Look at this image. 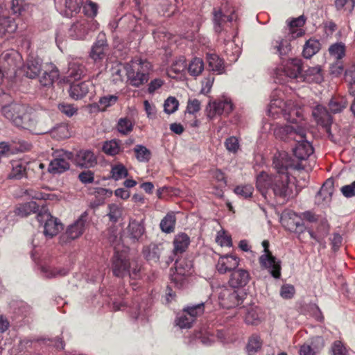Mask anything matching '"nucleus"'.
I'll return each mask as SVG.
<instances>
[{
  "label": "nucleus",
  "instance_id": "nucleus-14",
  "mask_svg": "<svg viewBox=\"0 0 355 355\" xmlns=\"http://www.w3.org/2000/svg\"><path fill=\"white\" fill-rule=\"evenodd\" d=\"M31 108L25 104L12 103L3 105L1 107V112L15 125L16 119H19L22 121L24 116L28 113Z\"/></svg>",
  "mask_w": 355,
  "mask_h": 355
},
{
  "label": "nucleus",
  "instance_id": "nucleus-12",
  "mask_svg": "<svg viewBox=\"0 0 355 355\" xmlns=\"http://www.w3.org/2000/svg\"><path fill=\"white\" fill-rule=\"evenodd\" d=\"M234 108V105L230 99L222 98L217 99L213 102H209L206 107L207 116L209 119H213L218 115H227Z\"/></svg>",
  "mask_w": 355,
  "mask_h": 355
},
{
  "label": "nucleus",
  "instance_id": "nucleus-25",
  "mask_svg": "<svg viewBox=\"0 0 355 355\" xmlns=\"http://www.w3.org/2000/svg\"><path fill=\"white\" fill-rule=\"evenodd\" d=\"M89 22L86 19H81L73 24L69 29V35L74 40H83L88 33Z\"/></svg>",
  "mask_w": 355,
  "mask_h": 355
},
{
  "label": "nucleus",
  "instance_id": "nucleus-55",
  "mask_svg": "<svg viewBox=\"0 0 355 355\" xmlns=\"http://www.w3.org/2000/svg\"><path fill=\"white\" fill-rule=\"evenodd\" d=\"M108 241L114 246V250H117L116 246L121 243V236L116 228L111 227L108 230Z\"/></svg>",
  "mask_w": 355,
  "mask_h": 355
},
{
  "label": "nucleus",
  "instance_id": "nucleus-31",
  "mask_svg": "<svg viewBox=\"0 0 355 355\" xmlns=\"http://www.w3.org/2000/svg\"><path fill=\"white\" fill-rule=\"evenodd\" d=\"M300 78L308 83H320L323 80L321 67L317 65L309 67L304 73H302Z\"/></svg>",
  "mask_w": 355,
  "mask_h": 355
},
{
  "label": "nucleus",
  "instance_id": "nucleus-47",
  "mask_svg": "<svg viewBox=\"0 0 355 355\" xmlns=\"http://www.w3.org/2000/svg\"><path fill=\"white\" fill-rule=\"evenodd\" d=\"M135 157L139 162H147L151 157V152L143 145H136L134 148Z\"/></svg>",
  "mask_w": 355,
  "mask_h": 355
},
{
  "label": "nucleus",
  "instance_id": "nucleus-19",
  "mask_svg": "<svg viewBox=\"0 0 355 355\" xmlns=\"http://www.w3.org/2000/svg\"><path fill=\"white\" fill-rule=\"evenodd\" d=\"M146 232V228L143 220L130 219L126 228V234L132 243L141 242L144 235Z\"/></svg>",
  "mask_w": 355,
  "mask_h": 355
},
{
  "label": "nucleus",
  "instance_id": "nucleus-1",
  "mask_svg": "<svg viewBox=\"0 0 355 355\" xmlns=\"http://www.w3.org/2000/svg\"><path fill=\"white\" fill-rule=\"evenodd\" d=\"M273 166L277 174L268 177L265 173H261L257 178V187L263 195L264 193L271 196L282 203H284L295 198L298 191L294 182L291 181L288 170L298 168V164H295L286 153H279L273 159Z\"/></svg>",
  "mask_w": 355,
  "mask_h": 355
},
{
  "label": "nucleus",
  "instance_id": "nucleus-20",
  "mask_svg": "<svg viewBox=\"0 0 355 355\" xmlns=\"http://www.w3.org/2000/svg\"><path fill=\"white\" fill-rule=\"evenodd\" d=\"M312 115L318 125L324 128L327 132H330L332 117L326 107L320 105H317L313 110Z\"/></svg>",
  "mask_w": 355,
  "mask_h": 355
},
{
  "label": "nucleus",
  "instance_id": "nucleus-3",
  "mask_svg": "<svg viewBox=\"0 0 355 355\" xmlns=\"http://www.w3.org/2000/svg\"><path fill=\"white\" fill-rule=\"evenodd\" d=\"M125 69L130 85L139 87L148 82L152 64L146 60L135 58L125 64Z\"/></svg>",
  "mask_w": 355,
  "mask_h": 355
},
{
  "label": "nucleus",
  "instance_id": "nucleus-33",
  "mask_svg": "<svg viewBox=\"0 0 355 355\" xmlns=\"http://www.w3.org/2000/svg\"><path fill=\"white\" fill-rule=\"evenodd\" d=\"M306 19L303 15L293 19L288 22V35L292 38L301 37L304 34V31L300 28L305 24Z\"/></svg>",
  "mask_w": 355,
  "mask_h": 355
},
{
  "label": "nucleus",
  "instance_id": "nucleus-17",
  "mask_svg": "<svg viewBox=\"0 0 355 355\" xmlns=\"http://www.w3.org/2000/svg\"><path fill=\"white\" fill-rule=\"evenodd\" d=\"M30 163L24 159L11 160L8 166L9 172L8 179L19 180L27 178V171Z\"/></svg>",
  "mask_w": 355,
  "mask_h": 355
},
{
  "label": "nucleus",
  "instance_id": "nucleus-53",
  "mask_svg": "<svg viewBox=\"0 0 355 355\" xmlns=\"http://www.w3.org/2000/svg\"><path fill=\"white\" fill-rule=\"evenodd\" d=\"M183 310L186 312V313L189 315V316L193 318V321H195L196 317L202 315L204 313L205 304L201 302L196 305L187 306Z\"/></svg>",
  "mask_w": 355,
  "mask_h": 355
},
{
  "label": "nucleus",
  "instance_id": "nucleus-59",
  "mask_svg": "<svg viewBox=\"0 0 355 355\" xmlns=\"http://www.w3.org/2000/svg\"><path fill=\"white\" fill-rule=\"evenodd\" d=\"M193 318L189 316L187 313L183 310V312L181 315H180L177 319L176 322L177 325H178L180 328H189L191 326V324L193 322Z\"/></svg>",
  "mask_w": 355,
  "mask_h": 355
},
{
  "label": "nucleus",
  "instance_id": "nucleus-4",
  "mask_svg": "<svg viewBox=\"0 0 355 355\" xmlns=\"http://www.w3.org/2000/svg\"><path fill=\"white\" fill-rule=\"evenodd\" d=\"M275 94H273L268 105V115L273 119H278L282 116L286 121L297 123V119L294 116L300 118L302 116L300 111L291 105V103H285L281 98H275Z\"/></svg>",
  "mask_w": 355,
  "mask_h": 355
},
{
  "label": "nucleus",
  "instance_id": "nucleus-60",
  "mask_svg": "<svg viewBox=\"0 0 355 355\" xmlns=\"http://www.w3.org/2000/svg\"><path fill=\"white\" fill-rule=\"evenodd\" d=\"M109 213L107 214L109 219L112 222H116L122 214L121 209L116 204L109 205Z\"/></svg>",
  "mask_w": 355,
  "mask_h": 355
},
{
  "label": "nucleus",
  "instance_id": "nucleus-49",
  "mask_svg": "<svg viewBox=\"0 0 355 355\" xmlns=\"http://www.w3.org/2000/svg\"><path fill=\"white\" fill-rule=\"evenodd\" d=\"M347 105V101L345 97L340 99L332 98L329 103V107L332 113L340 112Z\"/></svg>",
  "mask_w": 355,
  "mask_h": 355
},
{
  "label": "nucleus",
  "instance_id": "nucleus-52",
  "mask_svg": "<svg viewBox=\"0 0 355 355\" xmlns=\"http://www.w3.org/2000/svg\"><path fill=\"white\" fill-rule=\"evenodd\" d=\"M51 135L58 139H64L69 137L70 132L67 125L62 123L54 128L51 131Z\"/></svg>",
  "mask_w": 355,
  "mask_h": 355
},
{
  "label": "nucleus",
  "instance_id": "nucleus-21",
  "mask_svg": "<svg viewBox=\"0 0 355 355\" xmlns=\"http://www.w3.org/2000/svg\"><path fill=\"white\" fill-rule=\"evenodd\" d=\"M94 87L91 81H83L78 83H73L69 89V96L74 100L83 98Z\"/></svg>",
  "mask_w": 355,
  "mask_h": 355
},
{
  "label": "nucleus",
  "instance_id": "nucleus-61",
  "mask_svg": "<svg viewBox=\"0 0 355 355\" xmlns=\"http://www.w3.org/2000/svg\"><path fill=\"white\" fill-rule=\"evenodd\" d=\"M46 276L48 278H53L56 277H63L68 274V270L64 268H53L49 269L43 268Z\"/></svg>",
  "mask_w": 355,
  "mask_h": 355
},
{
  "label": "nucleus",
  "instance_id": "nucleus-27",
  "mask_svg": "<svg viewBox=\"0 0 355 355\" xmlns=\"http://www.w3.org/2000/svg\"><path fill=\"white\" fill-rule=\"evenodd\" d=\"M42 206L44 205H39L34 201L19 204L15 208V213L20 217H27L33 213L37 215L40 212Z\"/></svg>",
  "mask_w": 355,
  "mask_h": 355
},
{
  "label": "nucleus",
  "instance_id": "nucleus-22",
  "mask_svg": "<svg viewBox=\"0 0 355 355\" xmlns=\"http://www.w3.org/2000/svg\"><path fill=\"white\" fill-rule=\"evenodd\" d=\"M164 248L162 244H156L151 243L148 245H145L142 250V254L146 260L150 263H157L159 262Z\"/></svg>",
  "mask_w": 355,
  "mask_h": 355
},
{
  "label": "nucleus",
  "instance_id": "nucleus-42",
  "mask_svg": "<svg viewBox=\"0 0 355 355\" xmlns=\"http://www.w3.org/2000/svg\"><path fill=\"white\" fill-rule=\"evenodd\" d=\"M121 141L116 139H112L104 142L102 150L107 155L114 156L121 150Z\"/></svg>",
  "mask_w": 355,
  "mask_h": 355
},
{
  "label": "nucleus",
  "instance_id": "nucleus-10",
  "mask_svg": "<svg viewBox=\"0 0 355 355\" xmlns=\"http://www.w3.org/2000/svg\"><path fill=\"white\" fill-rule=\"evenodd\" d=\"M130 263L125 252L116 250L112 259V270L113 275L123 278L128 276Z\"/></svg>",
  "mask_w": 355,
  "mask_h": 355
},
{
  "label": "nucleus",
  "instance_id": "nucleus-54",
  "mask_svg": "<svg viewBox=\"0 0 355 355\" xmlns=\"http://www.w3.org/2000/svg\"><path fill=\"white\" fill-rule=\"evenodd\" d=\"M215 241L221 247H231L232 245L231 236L224 230L218 232Z\"/></svg>",
  "mask_w": 355,
  "mask_h": 355
},
{
  "label": "nucleus",
  "instance_id": "nucleus-39",
  "mask_svg": "<svg viewBox=\"0 0 355 355\" xmlns=\"http://www.w3.org/2000/svg\"><path fill=\"white\" fill-rule=\"evenodd\" d=\"M204 70V62L202 58L195 57L191 59L187 65V71L190 76L197 77Z\"/></svg>",
  "mask_w": 355,
  "mask_h": 355
},
{
  "label": "nucleus",
  "instance_id": "nucleus-40",
  "mask_svg": "<svg viewBox=\"0 0 355 355\" xmlns=\"http://www.w3.org/2000/svg\"><path fill=\"white\" fill-rule=\"evenodd\" d=\"M293 39L294 38L291 37L290 35L287 34V35L285 36V38L279 39L275 41L273 46L277 49L279 55L282 56L287 55L291 51V46L290 41Z\"/></svg>",
  "mask_w": 355,
  "mask_h": 355
},
{
  "label": "nucleus",
  "instance_id": "nucleus-43",
  "mask_svg": "<svg viewBox=\"0 0 355 355\" xmlns=\"http://www.w3.org/2000/svg\"><path fill=\"white\" fill-rule=\"evenodd\" d=\"M244 282V270H234L230 275L229 284L234 288H242Z\"/></svg>",
  "mask_w": 355,
  "mask_h": 355
},
{
  "label": "nucleus",
  "instance_id": "nucleus-45",
  "mask_svg": "<svg viewBox=\"0 0 355 355\" xmlns=\"http://www.w3.org/2000/svg\"><path fill=\"white\" fill-rule=\"evenodd\" d=\"M83 3V0H66L65 15L67 17L73 16L80 12Z\"/></svg>",
  "mask_w": 355,
  "mask_h": 355
},
{
  "label": "nucleus",
  "instance_id": "nucleus-34",
  "mask_svg": "<svg viewBox=\"0 0 355 355\" xmlns=\"http://www.w3.org/2000/svg\"><path fill=\"white\" fill-rule=\"evenodd\" d=\"M42 70V62L38 59L31 58L24 67V71L27 78L33 79L38 76Z\"/></svg>",
  "mask_w": 355,
  "mask_h": 355
},
{
  "label": "nucleus",
  "instance_id": "nucleus-32",
  "mask_svg": "<svg viewBox=\"0 0 355 355\" xmlns=\"http://www.w3.org/2000/svg\"><path fill=\"white\" fill-rule=\"evenodd\" d=\"M213 15L214 30L218 33H220L222 31H225L227 24L228 22H231L233 19V15H225L220 10H216V9L214 10Z\"/></svg>",
  "mask_w": 355,
  "mask_h": 355
},
{
  "label": "nucleus",
  "instance_id": "nucleus-6",
  "mask_svg": "<svg viewBox=\"0 0 355 355\" xmlns=\"http://www.w3.org/2000/svg\"><path fill=\"white\" fill-rule=\"evenodd\" d=\"M302 71V62L301 59L293 58L288 60L284 64L275 70V81L283 84L288 78H300Z\"/></svg>",
  "mask_w": 355,
  "mask_h": 355
},
{
  "label": "nucleus",
  "instance_id": "nucleus-46",
  "mask_svg": "<svg viewBox=\"0 0 355 355\" xmlns=\"http://www.w3.org/2000/svg\"><path fill=\"white\" fill-rule=\"evenodd\" d=\"M216 336L218 339L223 343H231L237 339V336L234 334L233 329L218 330Z\"/></svg>",
  "mask_w": 355,
  "mask_h": 355
},
{
  "label": "nucleus",
  "instance_id": "nucleus-13",
  "mask_svg": "<svg viewBox=\"0 0 355 355\" xmlns=\"http://www.w3.org/2000/svg\"><path fill=\"white\" fill-rule=\"evenodd\" d=\"M282 225L290 232L298 235V239L302 240L300 235L306 230L303 220L295 212L289 211L282 217Z\"/></svg>",
  "mask_w": 355,
  "mask_h": 355
},
{
  "label": "nucleus",
  "instance_id": "nucleus-56",
  "mask_svg": "<svg viewBox=\"0 0 355 355\" xmlns=\"http://www.w3.org/2000/svg\"><path fill=\"white\" fill-rule=\"evenodd\" d=\"M133 124L131 121L127 118H121L119 120L117 129L123 135H128L132 130Z\"/></svg>",
  "mask_w": 355,
  "mask_h": 355
},
{
  "label": "nucleus",
  "instance_id": "nucleus-36",
  "mask_svg": "<svg viewBox=\"0 0 355 355\" xmlns=\"http://www.w3.org/2000/svg\"><path fill=\"white\" fill-rule=\"evenodd\" d=\"M175 254H182L186 251L189 243L190 238L186 233L178 234L173 240Z\"/></svg>",
  "mask_w": 355,
  "mask_h": 355
},
{
  "label": "nucleus",
  "instance_id": "nucleus-44",
  "mask_svg": "<svg viewBox=\"0 0 355 355\" xmlns=\"http://www.w3.org/2000/svg\"><path fill=\"white\" fill-rule=\"evenodd\" d=\"M262 346V340L259 335L253 334L248 339L245 348L248 355H254L258 352Z\"/></svg>",
  "mask_w": 355,
  "mask_h": 355
},
{
  "label": "nucleus",
  "instance_id": "nucleus-64",
  "mask_svg": "<svg viewBox=\"0 0 355 355\" xmlns=\"http://www.w3.org/2000/svg\"><path fill=\"white\" fill-rule=\"evenodd\" d=\"M355 5L354 0H336L335 6L337 10L344 9L345 10L351 12L354 9Z\"/></svg>",
  "mask_w": 355,
  "mask_h": 355
},
{
  "label": "nucleus",
  "instance_id": "nucleus-35",
  "mask_svg": "<svg viewBox=\"0 0 355 355\" xmlns=\"http://www.w3.org/2000/svg\"><path fill=\"white\" fill-rule=\"evenodd\" d=\"M17 24L15 19L11 17H0V36H5L7 33L11 34L15 32Z\"/></svg>",
  "mask_w": 355,
  "mask_h": 355
},
{
  "label": "nucleus",
  "instance_id": "nucleus-37",
  "mask_svg": "<svg viewBox=\"0 0 355 355\" xmlns=\"http://www.w3.org/2000/svg\"><path fill=\"white\" fill-rule=\"evenodd\" d=\"M176 217L174 212H168L161 220L159 227L166 234L172 233L175 230Z\"/></svg>",
  "mask_w": 355,
  "mask_h": 355
},
{
  "label": "nucleus",
  "instance_id": "nucleus-26",
  "mask_svg": "<svg viewBox=\"0 0 355 355\" xmlns=\"http://www.w3.org/2000/svg\"><path fill=\"white\" fill-rule=\"evenodd\" d=\"M119 100L116 95H105L101 96L98 101L89 105L91 112H105L110 107L113 106Z\"/></svg>",
  "mask_w": 355,
  "mask_h": 355
},
{
  "label": "nucleus",
  "instance_id": "nucleus-41",
  "mask_svg": "<svg viewBox=\"0 0 355 355\" xmlns=\"http://www.w3.org/2000/svg\"><path fill=\"white\" fill-rule=\"evenodd\" d=\"M320 49V43L315 39H309L304 46L302 54L305 58H310Z\"/></svg>",
  "mask_w": 355,
  "mask_h": 355
},
{
  "label": "nucleus",
  "instance_id": "nucleus-38",
  "mask_svg": "<svg viewBox=\"0 0 355 355\" xmlns=\"http://www.w3.org/2000/svg\"><path fill=\"white\" fill-rule=\"evenodd\" d=\"M207 60L209 67L213 71L217 72L220 74L223 73L225 67L224 61L223 59L215 53H209L207 55Z\"/></svg>",
  "mask_w": 355,
  "mask_h": 355
},
{
  "label": "nucleus",
  "instance_id": "nucleus-48",
  "mask_svg": "<svg viewBox=\"0 0 355 355\" xmlns=\"http://www.w3.org/2000/svg\"><path fill=\"white\" fill-rule=\"evenodd\" d=\"M111 177L114 180H121L128 175L125 166L122 164H118L112 166Z\"/></svg>",
  "mask_w": 355,
  "mask_h": 355
},
{
  "label": "nucleus",
  "instance_id": "nucleus-51",
  "mask_svg": "<svg viewBox=\"0 0 355 355\" xmlns=\"http://www.w3.org/2000/svg\"><path fill=\"white\" fill-rule=\"evenodd\" d=\"M329 51L331 55L340 60L345 55V46L342 42H337L330 46Z\"/></svg>",
  "mask_w": 355,
  "mask_h": 355
},
{
  "label": "nucleus",
  "instance_id": "nucleus-58",
  "mask_svg": "<svg viewBox=\"0 0 355 355\" xmlns=\"http://www.w3.org/2000/svg\"><path fill=\"white\" fill-rule=\"evenodd\" d=\"M58 108L62 114H65L68 117H71L78 112V108L73 104L67 103H59Z\"/></svg>",
  "mask_w": 355,
  "mask_h": 355
},
{
  "label": "nucleus",
  "instance_id": "nucleus-9",
  "mask_svg": "<svg viewBox=\"0 0 355 355\" xmlns=\"http://www.w3.org/2000/svg\"><path fill=\"white\" fill-rule=\"evenodd\" d=\"M73 153L64 150H58L51 161L48 171L51 173L60 174L69 169V161L73 159Z\"/></svg>",
  "mask_w": 355,
  "mask_h": 355
},
{
  "label": "nucleus",
  "instance_id": "nucleus-28",
  "mask_svg": "<svg viewBox=\"0 0 355 355\" xmlns=\"http://www.w3.org/2000/svg\"><path fill=\"white\" fill-rule=\"evenodd\" d=\"M60 72L58 69L54 65H50L45 69L42 76L40 78V83L42 86L51 87L53 83L58 80Z\"/></svg>",
  "mask_w": 355,
  "mask_h": 355
},
{
  "label": "nucleus",
  "instance_id": "nucleus-62",
  "mask_svg": "<svg viewBox=\"0 0 355 355\" xmlns=\"http://www.w3.org/2000/svg\"><path fill=\"white\" fill-rule=\"evenodd\" d=\"M179 105L178 101L175 97H169L164 102V111L168 114L175 112Z\"/></svg>",
  "mask_w": 355,
  "mask_h": 355
},
{
  "label": "nucleus",
  "instance_id": "nucleus-63",
  "mask_svg": "<svg viewBox=\"0 0 355 355\" xmlns=\"http://www.w3.org/2000/svg\"><path fill=\"white\" fill-rule=\"evenodd\" d=\"M15 313L21 317L26 318L31 314V307L25 302L17 303V307L15 308Z\"/></svg>",
  "mask_w": 355,
  "mask_h": 355
},
{
  "label": "nucleus",
  "instance_id": "nucleus-2",
  "mask_svg": "<svg viewBox=\"0 0 355 355\" xmlns=\"http://www.w3.org/2000/svg\"><path fill=\"white\" fill-rule=\"evenodd\" d=\"M275 135L286 141H295L297 144L293 148L294 156L300 160L307 159L313 153L312 145L305 140L306 130L299 125H286L277 128Z\"/></svg>",
  "mask_w": 355,
  "mask_h": 355
},
{
  "label": "nucleus",
  "instance_id": "nucleus-11",
  "mask_svg": "<svg viewBox=\"0 0 355 355\" xmlns=\"http://www.w3.org/2000/svg\"><path fill=\"white\" fill-rule=\"evenodd\" d=\"M192 268L193 264L191 260L185 258L178 259L175 263V272L171 275V281L177 286H182L185 277L192 273Z\"/></svg>",
  "mask_w": 355,
  "mask_h": 355
},
{
  "label": "nucleus",
  "instance_id": "nucleus-29",
  "mask_svg": "<svg viewBox=\"0 0 355 355\" xmlns=\"http://www.w3.org/2000/svg\"><path fill=\"white\" fill-rule=\"evenodd\" d=\"M76 164L83 168H90L94 166L96 163L94 154L88 150H80L76 155Z\"/></svg>",
  "mask_w": 355,
  "mask_h": 355
},
{
  "label": "nucleus",
  "instance_id": "nucleus-24",
  "mask_svg": "<svg viewBox=\"0 0 355 355\" xmlns=\"http://www.w3.org/2000/svg\"><path fill=\"white\" fill-rule=\"evenodd\" d=\"M239 266V259L233 255H224L221 256L216 264L217 270L224 274L232 270L236 269Z\"/></svg>",
  "mask_w": 355,
  "mask_h": 355
},
{
  "label": "nucleus",
  "instance_id": "nucleus-8",
  "mask_svg": "<svg viewBox=\"0 0 355 355\" xmlns=\"http://www.w3.org/2000/svg\"><path fill=\"white\" fill-rule=\"evenodd\" d=\"M36 218L40 223L44 222V234L46 236L52 238L57 235L60 230L62 229V223L51 215L46 206L41 207L40 212H39Z\"/></svg>",
  "mask_w": 355,
  "mask_h": 355
},
{
  "label": "nucleus",
  "instance_id": "nucleus-7",
  "mask_svg": "<svg viewBox=\"0 0 355 355\" xmlns=\"http://www.w3.org/2000/svg\"><path fill=\"white\" fill-rule=\"evenodd\" d=\"M264 254L259 257V263L262 268L267 269L271 275L278 279L281 276V262L274 257L269 250V242L262 241Z\"/></svg>",
  "mask_w": 355,
  "mask_h": 355
},
{
  "label": "nucleus",
  "instance_id": "nucleus-5",
  "mask_svg": "<svg viewBox=\"0 0 355 355\" xmlns=\"http://www.w3.org/2000/svg\"><path fill=\"white\" fill-rule=\"evenodd\" d=\"M49 121V117L40 116L32 108L28 112L21 121L19 119L15 121V126L29 130L37 135L44 134L49 131L50 128L46 122Z\"/></svg>",
  "mask_w": 355,
  "mask_h": 355
},
{
  "label": "nucleus",
  "instance_id": "nucleus-23",
  "mask_svg": "<svg viewBox=\"0 0 355 355\" xmlns=\"http://www.w3.org/2000/svg\"><path fill=\"white\" fill-rule=\"evenodd\" d=\"M107 50V44L105 35H98V40L92 46L90 57L96 62L102 60L106 55Z\"/></svg>",
  "mask_w": 355,
  "mask_h": 355
},
{
  "label": "nucleus",
  "instance_id": "nucleus-15",
  "mask_svg": "<svg viewBox=\"0 0 355 355\" xmlns=\"http://www.w3.org/2000/svg\"><path fill=\"white\" fill-rule=\"evenodd\" d=\"M31 108L25 104L12 103L3 105L1 107V112L15 125L16 119H19L22 121L24 116L28 113Z\"/></svg>",
  "mask_w": 355,
  "mask_h": 355
},
{
  "label": "nucleus",
  "instance_id": "nucleus-16",
  "mask_svg": "<svg viewBox=\"0 0 355 355\" xmlns=\"http://www.w3.org/2000/svg\"><path fill=\"white\" fill-rule=\"evenodd\" d=\"M218 301L222 308L229 309L241 304L243 299V295H241L236 291L225 288L220 291Z\"/></svg>",
  "mask_w": 355,
  "mask_h": 355
},
{
  "label": "nucleus",
  "instance_id": "nucleus-30",
  "mask_svg": "<svg viewBox=\"0 0 355 355\" xmlns=\"http://www.w3.org/2000/svg\"><path fill=\"white\" fill-rule=\"evenodd\" d=\"M85 73V67L78 62L69 63L68 70L66 72L65 78L67 82L80 79Z\"/></svg>",
  "mask_w": 355,
  "mask_h": 355
},
{
  "label": "nucleus",
  "instance_id": "nucleus-57",
  "mask_svg": "<svg viewBox=\"0 0 355 355\" xmlns=\"http://www.w3.org/2000/svg\"><path fill=\"white\" fill-rule=\"evenodd\" d=\"M83 12L85 15L89 17H94L98 13V5L97 3L88 0L85 3L83 4Z\"/></svg>",
  "mask_w": 355,
  "mask_h": 355
},
{
  "label": "nucleus",
  "instance_id": "nucleus-18",
  "mask_svg": "<svg viewBox=\"0 0 355 355\" xmlns=\"http://www.w3.org/2000/svg\"><path fill=\"white\" fill-rule=\"evenodd\" d=\"M85 217L81 216L74 223L68 227L66 232L60 236V242L68 243L81 236L85 230Z\"/></svg>",
  "mask_w": 355,
  "mask_h": 355
},
{
  "label": "nucleus",
  "instance_id": "nucleus-50",
  "mask_svg": "<svg viewBox=\"0 0 355 355\" xmlns=\"http://www.w3.org/2000/svg\"><path fill=\"white\" fill-rule=\"evenodd\" d=\"M186 69H187V65L186 64L185 59L183 57L180 58L172 64L168 71V73L169 76L173 77L171 75L172 73L175 75L180 74Z\"/></svg>",
  "mask_w": 355,
  "mask_h": 355
}]
</instances>
